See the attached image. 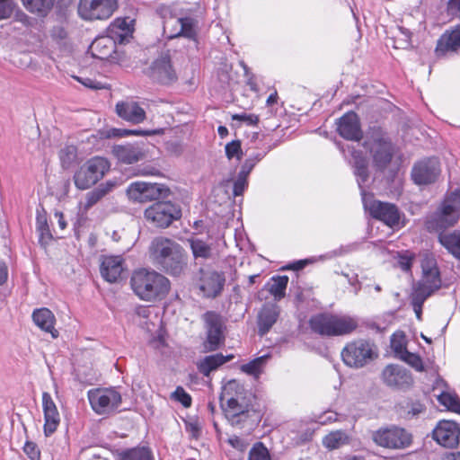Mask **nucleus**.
Returning <instances> with one entry per match:
<instances>
[{
	"label": "nucleus",
	"instance_id": "1",
	"mask_svg": "<svg viewBox=\"0 0 460 460\" xmlns=\"http://www.w3.org/2000/svg\"><path fill=\"white\" fill-rule=\"evenodd\" d=\"M340 149L346 157L348 155L351 156L349 164L353 168V172L360 190L365 210L372 217L384 222L391 227L399 225L401 217L397 207L391 203L374 199L373 195L367 190L370 183L367 158L361 151L356 150L350 145H347L346 147L341 146Z\"/></svg>",
	"mask_w": 460,
	"mask_h": 460
},
{
	"label": "nucleus",
	"instance_id": "2",
	"mask_svg": "<svg viewBox=\"0 0 460 460\" xmlns=\"http://www.w3.org/2000/svg\"><path fill=\"white\" fill-rule=\"evenodd\" d=\"M243 386L235 380L229 381L223 389L220 397L222 410L235 427L243 428L251 417V403L246 397Z\"/></svg>",
	"mask_w": 460,
	"mask_h": 460
},
{
	"label": "nucleus",
	"instance_id": "3",
	"mask_svg": "<svg viewBox=\"0 0 460 460\" xmlns=\"http://www.w3.org/2000/svg\"><path fill=\"white\" fill-rule=\"evenodd\" d=\"M149 255L154 263L174 276L181 274L186 266V256L182 247L164 236H157L152 240Z\"/></svg>",
	"mask_w": 460,
	"mask_h": 460
},
{
	"label": "nucleus",
	"instance_id": "4",
	"mask_svg": "<svg viewBox=\"0 0 460 460\" xmlns=\"http://www.w3.org/2000/svg\"><path fill=\"white\" fill-rule=\"evenodd\" d=\"M130 286L134 294L146 302L161 300L170 290V281L166 277L146 269H140L132 273Z\"/></svg>",
	"mask_w": 460,
	"mask_h": 460
},
{
	"label": "nucleus",
	"instance_id": "5",
	"mask_svg": "<svg viewBox=\"0 0 460 460\" xmlns=\"http://www.w3.org/2000/svg\"><path fill=\"white\" fill-rule=\"evenodd\" d=\"M364 147L369 152L374 167L384 171L394 156V146L387 133L378 126L370 127L366 133Z\"/></svg>",
	"mask_w": 460,
	"mask_h": 460
},
{
	"label": "nucleus",
	"instance_id": "6",
	"mask_svg": "<svg viewBox=\"0 0 460 460\" xmlns=\"http://www.w3.org/2000/svg\"><path fill=\"white\" fill-rule=\"evenodd\" d=\"M310 326L314 332L322 336H341L354 331L358 322L348 315L320 314L311 318Z\"/></svg>",
	"mask_w": 460,
	"mask_h": 460
},
{
	"label": "nucleus",
	"instance_id": "7",
	"mask_svg": "<svg viewBox=\"0 0 460 460\" xmlns=\"http://www.w3.org/2000/svg\"><path fill=\"white\" fill-rule=\"evenodd\" d=\"M460 218V190L447 194L438 209L429 217V228L443 230L453 226Z\"/></svg>",
	"mask_w": 460,
	"mask_h": 460
},
{
	"label": "nucleus",
	"instance_id": "8",
	"mask_svg": "<svg viewBox=\"0 0 460 460\" xmlns=\"http://www.w3.org/2000/svg\"><path fill=\"white\" fill-rule=\"evenodd\" d=\"M110 170L107 159L95 156L85 162L75 173L74 181L79 190H87L101 179Z\"/></svg>",
	"mask_w": 460,
	"mask_h": 460
},
{
	"label": "nucleus",
	"instance_id": "9",
	"mask_svg": "<svg viewBox=\"0 0 460 460\" xmlns=\"http://www.w3.org/2000/svg\"><path fill=\"white\" fill-rule=\"evenodd\" d=\"M93 411L99 415L114 413L122 402L121 394L115 388H94L87 393Z\"/></svg>",
	"mask_w": 460,
	"mask_h": 460
},
{
	"label": "nucleus",
	"instance_id": "10",
	"mask_svg": "<svg viewBox=\"0 0 460 460\" xmlns=\"http://www.w3.org/2000/svg\"><path fill=\"white\" fill-rule=\"evenodd\" d=\"M377 357L375 345L365 340H358L346 345L341 351L343 362L351 367L359 368Z\"/></svg>",
	"mask_w": 460,
	"mask_h": 460
},
{
	"label": "nucleus",
	"instance_id": "11",
	"mask_svg": "<svg viewBox=\"0 0 460 460\" xmlns=\"http://www.w3.org/2000/svg\"><path fill=\"white\" fill-rule=\"evenodd\" d=\"M126 193L132 202L146 203L167 198L170 190L164 184L137 181L128 186Z\"/></svg>",
	"mask_w": 460,
	"mask_h": 460
},
{
	"label": "nucleus",
	"instance_id": "12",
	"mask_svg": "<svg viewBox=\"0 0 460 460\" xmlns=\"http://www.w3.org/2000/svg\"><path fill=\"white\" fill-rule=\"evenodd\" d=\"M372 439L377 446L390 449H403L411 444V435L397 426L381 428L374 431Z\"/></svg>",
	"mask_w": 460,
	"mask_h": 460
},
{
	"label": "nucleus",
	"instance_id": "13",
	"mask_svg": "<svg viewBox=\"0 0 460 460\" xmlns=\"http://www.w3.org/2000/svg\"><path fill=\"white\" fill-rule=\"evenodd\" d=\"M144 216L146 221L155 226L166 228L181 217V211L172 202L160 201L148 207L145 210Z\"/></svg>",
	"mask_w": 460,
	"mask_h": 460
},
{
	"label": "nucleus",
	"instance_id": "14",
	"mask_svg": "<svg viewBox=\"0 0 460 460\" xmlns=\"http://www.w3.org/2000/svg\"><path fill=\"white\" fill-rule=\"evenodd\" d=\"M118 8V0H80L79 16L86 21L109 19Z\"/></svg>",
	"mask_w": 460,
	"mask_h": 460
},
{
	"label": "nucleus",
	"instance_id": "15",
	"mask_svg": "<svg viewBox=\"0 0 460 460\" xmlns=\"http://www.w3.org/2000/svg\"><path fill=\"white\" fill-rule=\"evenodd\" d=\"M422 277L415 285L413 290L428 296L441 288V279L435 260L425 258L421 261Z\"/></svg>",
	"mask_w": 460,
	"mask_h": 460
},
{
	"label": "nucleus",
	"instance_id": "16",
	"mask_svg": "<svg viewBox=\"0 0 460 460\" xmlns=\"http://www.w3.org/2000/svg\"><path fill=\"white\" fill-rule=\"evenodd\" d=\"M202 318L207 332L205 347L208 350H216L225 340L223 317L216 312L208 311Z\"/></svg>",
	"mask_w": 460,
	"mask_h": 460
},
{
	"label": "nucleus",
	"instance_id": "17",
	"mask_svg": "<svg viewBox=\"0 0 460 460\" xmlns=\"http://www.w3.org/2000/svg\"><path fill=\"white\" fill-rule=\"evenodd\" d=\"M382 380L389 387L395 389H407L413 383L409 370L400 365H387L382 371Z\"/></svg>",
	"mask_w": 460,
	"mask_h": 460
},
{
	"label": "nucleus",
	"instance_id": "18",
	"mask_svg": "<svg viewBox=\"0 0 460 460\" xmlns=\"http://www.w3.org/2000/svg\"><path fill=\"white\" fill-rule=\"evenodd\" d=\"M459 438L460 427L452 420H440L433 429V439L444 447H456Z\"/></svg>",
	"mask_w": 460,
	"mask_h": 460
},
{
	"label": "nucleus",
	"instance_id": "19",
	"mask_svg": "<svg viewBox=\"0 0 460 460\" xmlns=\"http://www.w3.org/2000/svg\"><path fill=\"white\" fill-rule=\"evenodd\" d=\"M440 173L439 162L437 158H429L417 163L411 171V178L418 185L434 182Z\"/></svg>",
	"mask_w": 460,
	"mask_h": 460
},
{
	"label": "nucleus",
	"instance_id": "20",
	"mask_svg": "<svg viewBox=\"0 0 460 460\" xmlns=\"http://www.w3.org/2000/svg\"><path fill=\"white\" fill-rule=\"evenodd\" d=\"M149 75L154 81L162 84H170L177 79L176 72L168 55H163L153 62Z\"/></svg>",
	"mask_w": 460,
	"mask_h": 460
},
{
	"label": "nucleus",
	"instance_id": "21",
	"mask_svg": "<svg viewBox=\"0 0 460 460\" xmlns=\"http://www.w3.org/2000/svg\"><path fill=\"white\" fill-rule=\"evenodd\" d=\"M460 49V24L447 30L438 40L435 55L444 58L453 55Z\"/></svg>",
	"mask_w": 460,
	"mask_h": 460
},
{
	"label": "nucleus",
	"instance_id": "22",
	"mask_svg": "<svg viewBox=\"0 0 460 460\" xmlns=\"http://www.w3.org/2000/svg\"><path fill=\"white\" fill-rule=\"evenodd\" d=\"M42 410L44 414L43 431L46 437L51 436L60 424V414L50 394H42Z\"/></svg>",
	"mask_w": 460,
	"mask_h": 460
},
{
	"label": "nucleus",
	"instance_id": "23",
	"mask_svg": "<svg viewBox=\"0 0 460 460\" xmlns=\"http://www.w3.org/2000/svg\"><path fill=\"white\" fill-rule=\"evenodd\" d=\"M338 132L345 139L359 141L363 133L358 115L353 111L344 114L338 121Z\"/></svg>",
	"mask_w": 460,
	"mask_h": 460
},
{
	"label": "nucleus",
	"instance_id": "24",
	"mask_svg": "<svg viewBox=\"0 0 460 460\" xmlns=\"http://www.w3.org/2000/svg\"><path fill=\"white\" fill-rule=\"evenodd\" d=\"M199 288L205 296L215 297L223 289L225 276L214 270H200Z\"/></svg>",
	"mask_w": 460,
	"mask_h": 460
},
{
	"label": "nucleus",
	"instance_id": "25",
	"mask_svg": "<svg viewBox=\"0 0 460 460\" xmlns=\"http://www.w3.org/2000/svg\"><path fill=\"white\" fill-rule=\"evenodd\" d=\"M280 314V308L277 303L267 302L261 308L258 318V332L261 336L265 335L277 322Z\"/></svg>",
	"mask_w": 460,
	"mask_h": 460
},
{
	"label": "nucleus",
	"instance_id": "26",
	"mask_svg": "<svg viewBox=\"0 0 460 460\" xmlns=\"http://www.w3.org/2000/svg\"><path fill=\"white\" fill-rule=\"evenodd\" d=\"M121 256H105L101 264V274L110 283L116 282L121 276L123 267Z\"/></svg>",
	"mask_w": 460,
	"mask_h": 460
},
{
	"label": "nucleus",
	"instance_id": "27",
	"mask_svg": "<svg viewBox=\"0 0 460 460\" xmlns=\"http://www.w3.org/2000/svg\"><path fill=\"white\" fill-rule=\"evenodd\" d=\"M33 323L42 331L51 334L52 338L58 337V332L55 328L56 317L48 308L35 309L32 313Z\"/></svg>",
	"mask_w": 460,
	"mask_h": 460
},
{
	"label": "nucleus",
	"instance_id": "28",
	"mask_svg": "<svg viewBox=\"0 0 460 460\" xmlns=\"http://www.w3.org/2000/svg\"><path fill=\"white\" fill-rule=\"evenodd\" d=\"M113 155L121 163L131 164L143 158L142 148L137 144L118 145L112 148Z\"/></svg>",
	"mask_w": 460,
	"mask_h": 460
},
{
	"label": "nucleus",
	"instance_id": "29",
	"mask_svg": "<svg viewBox=\"0 0 460 460\" xmlns=\"http://www.w3.org/2000/svg\"><path fill=\"white\" fill-rule=\"evenodd\" d=\"M116 111L121 119L132 123H140L146 119L145 111L132 101L118 102Z\"/></svg>",
	"mask_w": 460,
	"mask_h": 460
},
{
	"label": "nucleus",
	"instance_id": "30",
	"mask_svg": "<svg viewBox=\"0 0 460 460\" xmlns=\"http://www.w3.org/2000/svg\"><path fill=\"white\" fill-rule=\"evenodd\" d=\"M179 30L169 35V38L184 37L190 40H195L197 36V28L199 25V15H187L178 18L175 21Z\"/></svg>",
	"mask_w": 460,
	"mask_h": 460
},
{
	"label": "nucleus",
	"instance_id": "31",
	"mask_svg": "<svg viewBox=\"0 0 460 460\" xmlns=\"http://www.w3.org/2000/svg\"><path fill=\"white\" fill-rule=\"evenodd\" d=\"M188 243H190L192 256L197 263H201L207 260L212 259V243L199 237L189 238Z\"/></svg>",
	"mask_w": 460,
	"mask_h": 460
},
{
	"label": "nucleus",
	"instance_id": "32",
	"mask_svg": "<svg viewBox=\"0 0 460 460\" xmlns=\"http://www.w3.org/2000/svg\"><path fill=\"white\" fill-rule=\"evenodd\" d=\"M115 48V41L110 36H100L91 45L93 55L101 59L109 58L114 52Z\"/></svg>",
	"mask_w": 460,
	"mask_h": 460
},
{
	"label": "nucleus",
	"instance_id": "33",
	"mask_svg": "<svg viewBox=\"0 0 460 460\" xmlns=\"http://www.w3.org/2000/svg\"><path fill=\"white\" fill-rule=\"evenodd\" d=\"M269 151L270 147L268 146H247L245 149L246 159L241 168L251 172L254 166L263 159Z\"/></svg>",
	"mask_w": 460,
	"mask_h": 460
},
{
	"label": "nucleus",
	"instance_id": "34",
	"mask_svg": "<svg viewBox=\"0 0 460 460\" xmlns=\"http://www.w3.org/2000/svg\"><path fill=\"white\" fill-rule=\"evenodd\" d=\"M233 356H223L221 353L209 355L201 359L197 367L199 371L205 376H208L209 374L216 370L217 367L231 360Z\"/></svg>",
	"mask_w": 460,
	"mask_h": 460
},
{
	"label": "nucleus",
	"instance_id": "35",
	"mask_svg": "<svg viewBox=\"0 0 460 460\" xmlns=\"http://www.w3.org/2000/svg\"><path fill=\"white\" fill-rule=\"evenodd\" d=\"M440 243L451 253L455 258L460 261V232L454 231L450 234L439 235Z\"/></svg>",
	"mask_w": 460,
	"mask_h": 460
},
{
	"label": "nucleus",
	"instance_id": "36",
	"mask_svg": "<svg viewBox=\"0 0 460 460\" xmlns=\"http://www.w3.org/2000/svg\"><path fill=\"white\" fill-rule=\"evenodd\" d=\"M349 441V437L344 430L339 429L330 432L323 438V445L329 450L338 449L341 447L347 445Z\"/></svg>",
	"mask_w": 460,
	"mask_h": 460
},
{
	"label": "nucleus",
	"instance_id": "37",
	"mask_svg": "<svg viewBox=\"0 0 460 460\" xmlns=\"http://www.w3.org/2000/svg\"><path fill=\"white\" fill-rule=\"evenodd\" d=\"M288 284V276H274L268 284V291L274 296L275 301H279L286 296V289Z\"/></svg>",
	"mask_w": 460,
	"mask_h": 460
},
{
	"label": "nucleus",
	"instance_id": "38",
	"mask_svg": "<svg viewBox=\"0 0 460 460\" xmlns=\"http://www.w3.org/2000/svg\"><path fill=\"white\" fill-rule=\"evenodd\" d=\"M269 355H263L259 358H254L247 364H244L241 367L243 372L252 376L255 378H259L263 369L266 366V363L269 359Z\"/></svg>",
	"mask_w": 460,
	"mask_h": 460
},
{
	"label": "nucleus",
	"instance_id": "39",
	"mask_svg": "<svg viewBox=\"0 0 460 460\" xmlns=\"http://www.w3.org/2000/svg\"><path fill=\"white\" fill-rule=\"evenodd\" d=\"M120 460H155V458L148 447H138L122 452Z\"/></svg>",
	"mask_w": 460,
	"mask_h": 460
},
{
	"label": "nucleus",
	"instance_id": "40",
	"mask_svg": "<svg viewBox=\"0 0 460 460\" xmlns=\"http://www.w3.org/2000/svg\"><path fill=\"white\" fill-rule=\"evenodd\" d=\"M22 2L29 12L44 15L52 7L55 0H22Z\"/></svg>",
	"mask_w": 460,
	"mask_h": 460
},
{
	"label": "nucleus",
	"instance_id": "41",
	"mask_svg": "<svg viewBox=\"0 0 460 460\" xmlns=\"http://www.w3.org/2000/svg\"><path fill=\"white\" fill-rule=\"evenodd\" d=\"M407 341L406 336L402 332H397L394 333L391 337V349L394 353L396 358H400L407 349Z\"/></svg>",
	"mask_w": 460,
	"mask_h": 460
},
{
	"label": "nucleus",
	"instance_id": "42",
	"mask_svg": "<svg viewBox=\"0 0 460 460\" xmlns=\"http://www.w3.org/2000/svg\"><path fill=\"white\" fill-rule=\"evenodd\" d=\"M248 460H271V456L263 443L256 442L250 449Z\"/></svg>",
	"mask_w": 460,
	"mask_h": 460
},
{
	"label": "nucleus",
	"instance_id": "43",
	"mask_svg": "<svg viewBox=\"0 0 460 460\" xmlns=\"http://www.w3.org/2000/svg\"><path fill=\"white\" fill-rule=\"evenodd\" d=\"M340 252H333L332 254H325L321 255L318 258L317 257H311L305 260H299L296 261H294L293 263L289 264L287 269L288 270H303L305 266L308 264L314 263L318 261L319 260H325V259H331L333 256L340 255Z\"/></svg>",
	"mask_w": 460,
	"mask_h": 460
},
{
	"label": "nucleus",
	"instance_id": "44",
	"mask_svg": "<svg viewBox=\"0 0 460 460\" xmlns=\"http://www.w3.org/2000/svg\"><path fill=\"white\" fill-rule=\"evenodd\" d=\"M438 401L447 409L457 411L460 409V402L456 395L443 392L438 395Z\"/></svg>",
	"mask_w": 460,
	"mask_h": 460
},
{
	"label": "nucleus",
	"instance_id": "45",
	"mask_svg": "<svg viewBox=\"0 0 460 460\" xmlns=\"http://www.w3.org/2000/svg\"><path fill=\"white\" fill-rule=\"evenodd\" d=\"M250 173H251L250 172H247L242 168L240 169L237 178L234 182L233 192H234V196L243 195V191L247 189L248 176Z\"/></svg>",
	"mask_w": 460,
	"mask_h": 460
},
{
	"label": "nucleus",
	"instance_id": "46",
	"mask_svg": "<svg viewBox=\"0 0 460 460\" xmlns=\"http://www.w3.org/2000/svg\"><path fill=\"white\" fill-rule=\"evenodd\" d=\"M76 147L75 146H66L59 152V158L63 167H68L76 157Z\"/></svg>",
	"mask_w": 460,
	"mask_h": 460
},
{
	"label": "nucleus",
	"instance_id": "47",
	"mask_svg": "<svg viewBox=\"0 0 460 460\" xmlns=\"http://www.w3.org/2000/svg\"><path fill=\"white\" fill-rule=\"evenodd\" d=\"M104 196L105 191H103L102 189H99L98 187L87 192L85 195L84 208L85 210H88L93 206H94L99 200H101Z\"/></svg>",
	"mask_w": 460,
	"mask_h": 460
},
{
	"label": "nucleus",
	"instance_id": "48",
	"mask_svg": "<svg viewBox=\"0 0 460 460\" xmlns=\"http://www.w3.org/2000/svg\"><path fill=\"white\" fill-rule=\"evenodd\" d=\"M225 151L226 155L229 160L236 158L238 161H240L243 155L240 140H233L227 143L225 146Z\"/></svg>",
	"mask_w": 460,
	"mask_h": 460
},
{
	"label": "nucleus",
	"instance_id": "49",
	"mask_svg": "<svg viewBox=\"0 0 460 460\" xmlns=\"http://www.w3.org/2000/svg\"><path fill=\"white\" fill-rule=\"evenodd\" d=\"M401 360L406 362L411 367L415 368L417 371H423L424 366L421 358L415 353H411L410 351H406L405 354L399 358Z\"/></svg>",
	"mask_w": 460,
	"mask_h": 460
},
{
	"label": "nucleus",
	"instance_id": "50",
	"mask_svg": "<svg viewBox=\"0 0 460 460\" xmlns=\"http://www.w3.org/2000/svg\"><path fill=\"white\" fill-rule=\"evenodd\" d=\"M231 119L233 121L243 123L247 126H255L260 121L258 115L253 114V113H246V112L233 114L231 116Z\"/></svg>",
	"mask_w": 460,
	"mask_h": 460
},
{
	"label": "nucleus",
	"instance_id": "51",
	"mask_svg": "<svg viewBox=\"0 0 460 460\" xmlns=\"http://www.w3.org/2000/svg\"><path fill=\"white\" fill-rule=\"evenodd\" d=\"M429 296L413 290L411 304L418 319H420L422 305Z\"/></svg>",
	"mask_w": 460,
	"mask_h": 460
},
{
	"label": "nucleus",
	"instance_id": "52",
	"mask_svg": "<svg viewBox=\"0 0 460 460\" xmlns=\"http://www.w3.org/2000/svg\"><path fill=\"white\" fill-rule=\"evenodd\" d=\"M172 398L181 402L184 407H190L191 404L190 395L186 393V391L181 386H178L175 389L172 394Z\"/></svg>",
	"mask_w": 460,
	"mask_h": 460
},
{
	"label": "nucleus",
	"instance_id": "53",
	"mask_svg": "<svg viewBox=\"0 0 460 460\" xmlns=\"http://www.w3.org/2000/svg\"><path fill=\"white\" fill-rule=\"evenodd\" d=\"M23 452L30 458V460H41L40 450L36 443L32 441H26L23 446Z\"/></svg>",
	"mask_w": 460,
	"mask_h": 460
},
{
	"label": "nucleus",
	"instance_id": "54",
	"mask_svg": "<svg viewBox=\"0 0 460 460\" xmlns=\"http://www.w3.org/2000/svg\"><path fill=\"white\" fill-rule=\"evenodd\" d=\"M14 8L15 4L13 0H0V21L10 18Z\"/></svg>",
	"mask_w": 460,
	"mask_h": 460
},
{
	"label": "nucleus",
	"instance_id": "55",
	"mask_svg": "<svg viewBox=\"0 0 460 460\" xmlns=\"http://www.w3.org/2000/svg\"><path fill=\"white\" fill-rule=\"evenodd\" d=\"M413 256L409 253H401L398 256V265L403 271H409L411 268Z\"/></svg>",
	"mask_w": 460,
	"mask_h": 460
},
{
	"label": "nucleus",
	"instance_id": "56",
	"mask_svg": "<svg viewBox=\"0 0 460 460\" xmlns=\"http://www.w3.org/2000/svg\"><path fill=\"white\" fill-rule=\"evenodd\" d=\"M149 133L139 130H127L112 128L109 131L108 137H126L129 135H148Z\"/></svg>",
	"mask_w": 460,
	"mask_h": 460
},
{
	"label": "nucleus",
	"instance_id": "57",
	"mask_svg": "<svg viewBox=\"0 0 460 460\" xmlns=\"http://www.w3.org/2000/svg\"><path fill=\"white\" fill-rule=\"evenodd\" d=\"M342 276H344L350 286L354 288V293L358 294L361 289V285L358 279V274L351 272H342Z\"/></svg>",
	"mask_w": 460,
	"mask_h": 460
},
{
	"label": "nucleus",
	"instance_id": "58",
	"mask_svg": "<svg viewBox=\"0 0 460 460\" xmlns=\"http://www.w3.org/2000/svg\"><path fill=\"white\" fill-rule=\"evenodd\" d=\"M37 229L40 232L41 235L49 231L47 217L45 214L38 211L36 217Z\"/></svg>",
	"mask_w": 460,
	"mask_h": 460
},
{
	"label": "nucleus",
	"instance_id": "59",
	"mask_svg": "<svg viewBox=\"0 0 460 460\" xmlns=\"http://www.w3.org/2000/svg\"><path fill=\"white\" fill-rule=\"evenodd\" d=\"M228 443L234 448H235L241 452L244 451L248 447V443L243 438H241L237 436H233V437L229 438Z\"/></svg>",
	"mask_w": 460,
	"mask_h": 460
},
{
	"label": "nucleus",
	"instance_id": "60",
	"mask_svg": "<svg viewBox=\"0 0 460 460\" xmlns=\"http://www.w3.org/2000/svg\"><path fill=\"white\" fill-rule=\"evenodd\" d=\"M338 420V414L334 411H326L324 412L323 414H322L321 416H319L315 421L322 424V425H325V424H328V423H332V422H334Z\"/></svg>",
	"mask_w": 460,
	"mask_h": 460
},
{
	"label": "nucleus",
	"instance_id": "61",
	"mask_svg": "<svg viewBox=\"0 0 460 460\" xmlns=\"http://www.w3.org/2000/svg\"><path fill=\"white\" fill-rule=\"evenodd\" d=\"M299 432L301 434L297 436V439L301 443L309 441L314 434V430L304 424L301 425V430Z\"/></svg>",
	"mask_w": 460,
	"mask_h": 460
},
{
	"label": "nucleus",
	"instance_id": "62",
	"mask_svg": "<svg viewBox=\"0 0 460 460\" xmlns=\"http://www.w3.org/2000/svg\"><path fill=\"white\" fill-rule=\"evenodd\" d=\"M75 78L78 82H80L81 84H83L84 85H85L88 88H91V89L103 88V85L101 83L95 82L90 78H85L84 80L79 77H75Z\"/></svg>",
	"mask_w": 460,
	"mask_h": 460
},
{
	"label": "nucleus",
	"instance_id": "63",
	"mask_svg": "<svg viewBox=\"0 0 460 460\" xmlns=\"http://www.w3.org/2000/svg\"><path fill=\"white\" fill-rule=\"evenodd\" d=\"M248 146H266L261 135L257 132L252 133L251 139L249 140Z\"/></svg>",
	"mask_w": 460,
	"mask_h": 460
},
{
	"label": "nucleus",
	"instance_id": "64",
	"mask_svg": "<svg viewBox=\"0 0 460 460\" xmlns=\"http://www.w3.org/2000/svg\"><path fill=\"white\" fill-rule=\"evenodd\" d=\"M424 411V406L420 403H414L412 404L411 410L409 411V414H411L412 416H417L420 412Z\"/></svg>",
	"mask_w": 460,
	"mask_h": 460
}]
</instances>
